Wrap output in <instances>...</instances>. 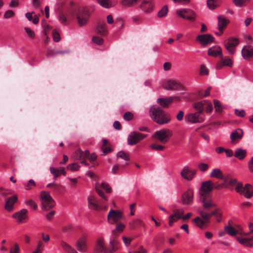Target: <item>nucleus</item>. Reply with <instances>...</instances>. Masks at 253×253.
Segmentation results:
<instances>
[{"label":"nucleus","instance_id":"nucleus-1","mask_svg":"<svg viewBox=\"0 0 253 253\" xmlns=\"http://www.w3.org/2000/svg\"><path fill=\"white\" fill-rule=\"evenodd\" d=\"M150 115L154 121L161 125L168 123L171 120L170 116L165 113L162 107L157 105L151 107Z\"/></svg>","mask_w":253,"mask_h":253},{"label":"nucleus","instance_id":"nucleus-2","mask_svg":"<svg viewBox=\"0 0 253 253\" xmlns=\"http://www.w3.org/2000/svg\"><path fill=\"white\" fill-rule=\"evenodd\" d=\"M92 10L86 7H81L77 6L72 8V15H76L79 25H85L88 21Z\"/></svg>","mask_w":253,"mask_h":253},{"label":"nucleus","instance_id":"nucleus-3","mask_svg":"<svg viewBox=\"0 0 253 253\" xmlns=\"http://www.w3.org/2000/svg\"><path fill=\"white\" fill-rule=\"evenodd\" d=\"M172 135L171 130L167 128H163L156 131L152 135V138L158 139L161 143L165 144Z\"/></svg>","mask_w":253,"mask_h":253},{"label":"nucleus","instance_id":"nucleus-4","mask_svg":"<svg viewBox=\"0 0 253 253\" xmlns=\"http://www.w3.org/2000/svg\"><path fill=\"white\" fill-rule=\"evenodd\" d=\"M40 197L43 210L48 211L54 207L55 202L49 192H43L41 193Z\"/></svg>","mask_w":253,"mask_h":253},{"label":"nucleus","instance_id":"nucleus-5","mask_svg":"<svg viewBox=\"0 0 253 253\" xmlns=\"http://www.w3.org/2000/svg\"><path fill=\"white\" fill-rule=\"evenodd\" d=\"M147 134H143L136 131L131 132L127 137V143L129 145H134L146 137Z\"/></svg>","mask_w":253,"mask_h":253},{"label":"nucleus","instance_id":"nucleus-6","mask_svg":"<svg viewBox=\"0 0 253 253\" xmlns=\"http://www.w3.org/2000/svg\"><path fill=\"white\" fill-rule=\"evenodd\" d=\"M176 13L177 15L189 21L194 20L196 18V13L190 9H180L177 10Z\"/></svg>","mask_w":253,"mask_h":253},{"label":"nucleus","instance_id":"nucleus-7","mask_svg":"<svg viewBox=\"0 0 253 253\" xmlns=\"http://www.w3.org/2000/svg\"><path fill=\"white\" fill-rule=\"evenodd\" d=\"M199 198L204 209L207 210L216 207V204L214 202L211 195H203V194L200 195Z\"/></svg>","mask_w":253,"mask_h":253},{"label":"nucleus","instance_id":"nucleus-8","mask_svg":"<svg viewBox=\"0 0 253 253\" xmlns=\"http://www.w3.org/2000/svg\"><path fill=\"white\" fill-rule=\"evenodd\" d=\"M95 189L98 194L104 200L107 201V198L104 195L102 190H105L107 192L110 193L111 189L108 184L105 182H103L101 184L97 182L95 184Z\"/></svg>","mask_w":253,"mask_h":253},{"label":"nucleus","instance_id":"nucleus-9","mask_svg":"<svg viewBox=\"0 0 253 253\" xmlns=\"http://www.w3.org/2000/svg\"><path fill=\"white\" fill-rule=\"evenodd\" d=\"M239 43L238 39L235 38H230L227 41L225 42L224 44L226 49L229 54L233 55L235 53V48Z\"/></svg>","mask_w":253,"mask_h":253},{"label":"nucleus","instance_id":"nucleus-10","mask_svg":"<svg viewBox=\"0 0 253 253\" xmlns=\"http://www.w3.org/2000/svg\"><path fill=\"white\" fill-rule=\"evenodd\" d=\"M122 217V213L121 211L118 210H110L107 218L108 221L111 223H117L119 221Z\"/></svg>","mask_w":253,"mask_h":253},{"label":"nucleus","instance_id":"nucleus-11","mask_svg":"<svg viewBox=\"0 0 253 253\" xmlns=\"http://www.w3.org/2000/svg\"><path fill=\"white\" fill-rule=\"evenodd\" d=\"M213 183L211 180L203 182L199 191V195H210L209 193L213 189Z\"/></svg>","mask_w":253,"mask_h":253},{"label":"nucleus","instance_id":"nucleus-12","mask_svg":"<svg viewBox=\"0 0 253 253\" xmlns=\"http://www.w3.org/2000/svg\"><path fill=\"white\" fill-rule=\"evenodd\" d=\"M201 114L197 112L189 113L186 116V119L188 122L192 124L202 123L204 119L201 116Z\"/></svg>","mask_w":253,"mask_h":253},{"label":"nucleus","instance_id":"nucleus-13","mask_svg":"<svg viewBox=\"0 0 253 253\" xmlns=\"http://www.w3.org/2000/svg\"><path fill=\"white\" fill-rule=\"evenodd\" d=\"M196 174V170H192L188 166H185L182 169L180 174L182 177L188 181L191 180Z\"/></svg>","mask_w":253,"mask_h":253},{"label":"nucleus","instance_id":"nucleus-14","mask_svg":"<svg viewBox=\"0 0 253 253\" xmlns=\"http://www.w3.org/2000/svg\"><path fill=\"white\" fill-rule=\"evenodd\" d=\"M77 250L81 253H85L87 250V239L85 236L79 238L76 245Z\"/></svg>","mask_w":253,"mask_h":253},{"label":"nucleus","instance_id":"nucleus-15","mask_svg":"<svg viewBox=\"0 0 253 253\" xmlns=\"http://www.w3.org/2000/svg\"><path fill=\"white\" fill-rule=\"evenodd\" d=\"M197 40L203 46H205L211 42H212L214 40V38L210 34H204L198 35L197 37Z\"/></svg>","mask_w":253,"mask_h":253},{"label":"nucleus","instance_id":"nucleus-16","mask_svg":"<svg viewBox=\"0 0 253 253\" xmlns=\"http://www.w3.org/2000/svg\"><path fill=\"white\" fill-rule=\"evenodd\" d=\"M237 228H239V230H236L233 227H232L231 225H228L227 226H226L224 227V230L226 232V233L231 236H235L237 233H239L241 235H248V233H244L242 231V228L240 226V225H237L236 226Z\"/></svg>","mask_w":253,"mask_h":253},{"label":"nucleus","instance_id":"nucleus-17","mask_svg":"<svg viewBox=\"0 0 253 253\" xmlns=\"http://www.w3.org/2000/svg\"><path fill=\"white\" fill-rule=\"evenodd\" d=\"M119 249V242L115 238H111L109 242V247L106 248L105 253H114Z\"/></svg>","mask_w":253,"mask_h":253},{"label":"nucleus","instance_id":"nucleus-18","mask_svg":"<svg viewBox=\"0 0 253 253\" xmlns=\"http://www.w3.org/2000/svg\"><path fill=\"white\" fill-rule=\"evenodd\" d=\"M18 198L16 195H13L9 197L5 201L4 205L5 209L9 211H11L13 209L14 204L17 202Z\"/></svg>","mask_w":253,"mask_h":253},{"label":"nucleus","instance_id":"nucleus-19","mask_svg":"<svg viewBox=\"0 0 253 253\" xmlns=\"http://www.w3.org/2000/svg\"><path fill=\"white\" fill-rule=\"evenodd\" d=\"M193 192L192 190L188 189L182 196V203L184 205H190L193 202Z\"/></svg>","mask_w":253,"mask_h":253},{"label":"nucleus","instance_id":"nucleus-20","mask_svg":"<svg viewBox=\"0 0 253 253\" xmlns=\"http://www.w3.org/2000/svg\"><path fill=\"white\" fill-rule=\"evenodd\" d=\"M27 212L28 211L26 209H23L20 211L14 213L12 215V217L15 218L17 222H22L28 217Z\"/></svg>","mask_w":253,"mask_h":253},{"label":"nucleus","instance_id":"nucleus-21","mask_svg":"<svg viewBox=\"0 0 253 253\" xmlns=\"http://www.w3.org/2000/svg\"><path fill=\"white\" fill-rule=\"evenodd\" d=\"M89 208L93 210L105 209V208H101L98 204L96 198L94 196H90L87 199Z\"/></svg>","mask_w":253,"mask_h":253},{"label":"nucleus","instance_id":"nucleus-22","mask_svg":"<svg viewBox=\"0 0 253 253\" xmlns=\"http://www.w3.org/2000/svg\"><path fill=\"white\" fill-rule=\"evenodd\" d=\"M242 54L244 59H249L253 56V46H245L242 50Z\"/></svg>","mask_w":253,"mask_h":253},{"label":"nucleus","instance_id":"nucleus-23","mask_svg":"<svg viewBox=\"0 0 253 253\" xmlns=\"http://www.w3.org/2000/svg\"><path fill=\"white\" fill-rule=\"evenodd\" d=\"M180 87V84L174 80H169L164 84V88L167 90H176Z\"/></svg>","mask_w":253,"mask_h":253},{"label":"nucleus","instance_id":"nucleus-24","mask_svg":"<svg viewBox=\"0 0 253 253\" xmlns=\"http://www.w3.org/2000/svg\"><path fill=\"white\" fill-rule=\"evenodd\" d=\"M98 2L102 7L106 8L113 7L115 6L117 2V0H97Z\"/></svg>","mask_w":253,"mask_h":253},{"label":"nucleus","instance_id":"nucleus-25","mask_svg":"<svg viewBox=\"0 0 253 253\" xmlns=\"http://www.w3.org/2000/svg\"><path fill=\"white\" fill-rule=\"evenodd\" d=\"M237 240L242 245L245 247L252 248L253 247V236L251 238H237Z\"/></svg>","mask_w":253,"mask_h":253},{"label":"nucleus","instance_id":"nucleus-26","mask_svg":"<svg viewBox=\"0 0 253 253\" xmlns=\"http://www.w3.org/2000/svg\"><path fill=\"white\" fill-rule=\"evenodd\" d=\"M154 4L151 1L143 0L141 4V7L145 13L150 12L153 8Z\"/></svg>","mask_w":253,"mask_h":253},{"label":"nucleus","instance_id":"nucleus-27","mask_svg":"<svg viewBox=\"0 0 253 253\" xmlns=\"http://www.w3.org/2000/svg\"><path fill=\"white\" fill-rule=\"evenodd\" d=\"M218 19V29L219 31L223 30L226 27L228 20L223 16L219 15L217 17Z\"/></svg>","mask_w":253,"mask_h":253},{"label":"nucleus","instance_id":"nucleus-28","mask_svg":"<svg viewBox=\"0 0 253 253\" xmlns=\"http://www.w3.org/2000/svg\"><path fill=\"white\" fill-rule=\"evenodd\" d=\"M243 135V132L242 129L238 128L233 131L230 134V139L232 142L235 140H239L242 138Z\"/></svg>","mask_w":253,"mask_h":253},{"label":"nucleus","instance_id":"nucleus-29","mask_svg":"<svg viewBox=\"0 0 253 253\" xmlns=\"http://www.w3.org/2000/svg\"><path fill=\"white\" fill-rule=\"evenodd\" d=\"M246 198L249 199L253 196V186L250 184H246L243 189V194Z\"/></svg>","mask_w":253,"mask_h":253},{"label":"nucleus","instance_id":"nucleus-30","mask_svg":"<svg viewBox=\"0 0 253 253\" xmlns=\"http://www.w3.org/2000/svg\"><path fill=\"white\" fill-rule=\"evenodd\" d=\"M106 247H105L104 239L99 237L97 239L96 244V250L98 252H103L105 253Z\"/></svg>","mask_w":253,"mask_h":253},{"label":"nucleus","instance_id":"nucleus-31","mask_svg":"<svg viewBox=\"0 0 253 253\" xmlns=\"http://www.w3.org/2000/svg\"><path fill=\"white\" fill-rule=\"evenodd\" d=\"M193 222L195 225L201 229H204L206 227V224L208 223L205 220H203L201 217L197 216L195 217Z\"/></svg>","mask_w":253,"mask_h":253},{"label":"nucleus","instance_id":"nucleus-32","mask_svg":"<svg viewBox=\"0 0 253 253\" xmlns=\"http://www.w3.org/2000/svg\"><path fill=\"white\" fill-rule=\"evenodd\" d=\"M60 245L66 253H78L75 249L64 241H62Z\"/></svg>","mask_w":253,"mask_h":253},{"label":"nucleus","instance_id":"nucleus-33","mask_svg":"<svg viewBox=\"0 0 253 253\" xmlns=\"http://www.w3.org/2000/svg\"><path fill=\"white\" fill-rule=\"evenodd\" d=\"M208 53L209 55L212 56H217L219 55L220 56H222L221 49L220 47H211L208 49Z\"/></svg>","mask_w":253,"mask_h":253},{"label":"nucleus","instance_id":"nucleus-34","mask_svg":"<svg viewBox=\"0 0 253 253\" xmlns=\"http://www.w3.org/2000/svg\"><path fill=\"white\" fill-rule=\"evenodd\" d=\"M207 101V100H204L203 101L195 102L193 103V107L198 110L197 112L201 114L203 111L204 107L205 106Z\"/></svg>","mask_w":253,"mask_h":253},{"label":"nucleus","instance_id":"nucleus-35","mask_svg":"<svg viewBox=\"0 0 253 253\" xmlns=\"http://www.w3.org/2000/svg\"><path fill=\"white\" fill-rule=\"evenodd\" d=\"M173 211L174 213L170 215V218H173L175 222L178 219H182V215L184 213V211L182 209L175 210Z\"/></svg>","mask_w":253,"mask_h":253},{"label":"nucleus","instance_id":"nucleus-36","mask_svg":"<svg viewBox=\"0 0 253 253\" xmlns=\"http://www.w3.org/2000/svg\"><path fill=\"white\" fill-rule=\"evenodd\" d=\"M173 100V97H170L168 98H158L157 102L159 103L161 106L166 107L172 102Z\"/></svg>","mask_w":253,"mask_h":253},{"label":"nucleus","instance_id":"nucleus-37","mask_svg":"<svg viewBox=\"0 0 253 253\" xmlns=\"http://www.w3.org/2000/svg\"><path fill=\"white\" fill-rule=\"evenodd\" d=\"M210 176L211 177L216 178L219 179H223L224 178L222 172L219 169H213L210 173Z\"/></svg>","mask_w":253,"mask_h":253},{"label":"nucleus","instance_id":"nucleus-38","mask_svg":"<svg viewBox=\"0 0 253 253\" xmlns=\"http://www.w3.org/2000/svg\"><path fill=\"white\" fill-rule=\"evenodd\" d=\"M50 171L55 178L58 177L61 174L65 175L66 173L63 169H55L53 167H50Z\"/></svg>","mask_w":253,"mask_h":253},{"label":"nucleus","instance_id":"nucleus-39","mask_svg":"<svg viewBox=\"0 0 253 253\" xmlns=\"http://www.w3.org/2000/svg\"><path fill=\"white\" fill-rule=\"evenodd\" d=\"M97 34L103 35L106 32V24L104 22H99L96 27Z\"/></svg>","mask_w":253,"mask_h":253},{"label":"nucleus","instance_id":"nucleus-40","mask_svg":"<svg viewBox=\"0 0 253 253\" xmlns=\"http://www.w3.org/2000/svg\"><path fill=\"white\" fill-rule=\"evenodd\" d=\"M247 152L245 150L241 148H238L236 150L234 156L239 160H243L246 157Z\"/></svg>","mask_w":253,"mask_h":253},{"label":"nucleus","instance_id":"nucleus-41","mask_svg":"<svg viewBox=\"0 0 253 253\" xmlns=\"http://www.w3.org/2000/svg\"><path fill=\"white\" fill-rule=\"evenodd\" d=\"M211 216H215V218L218 222H221L222 217V214L220 209H215L211 212Z\"/></svg>","mask_w":253,"mask_h":253},{"label":"nucleus","instance_id":"nucleus-42","mask_svg":"<svg viewBox=\"0 0 253 253\" xmlns=\"http://www.w3.org/2000/svg\"><path fill=\"white\" fill-rule=\"evenodd\" d=\"M117 156L118 158H121L126 161L125 164L123 165V167H124L125 166L128 164V162L129 161V155L128 153L123 151H121L118 152Z\"/></svg>","mask_w":253,"mask_h":253},{"label":"nucleus","instance_id":"nucleus-43","mask_svg":"<svg viewBox=\"0 0 253 253\" xmlns=\"http://www.w3.org/2000/svg\"><path fill=\"white\" fill-rule=\"evenodd\" d=\"M32 12H27L25 14L26 17L28 19L29 21H32L33 23L34 24H37L39 22V18L37 15H35L34 17H33Z\"/></svg>","mask_w":253,"mask_h":253},{"label":"nucleus","instance_id":"nucleus-44","mask_svg":"<svg viewBox=\"0 0 253 253\" xmlns=\"http://www.w3.org/2000/svg\"><path fill=\"white\" fill-rule=\"evenodd\" d=\"M138 1V0H121L120 3L124 6L130 7L136 4Z\"/></svg>","mask_w":253,"mask_h":253},{"label":"nucleus","instance_id":"nucleus-45","mask_svg":"<svg viewBox=\"0 0 253 253\" xmlns=\"http://www.w3.org/2000/svg\"><path fill=\"white\" fill-rule=\"evenodd\" d=\"M198 212L201 215V218L208 223L210 221L211 217V212L208 213L202 210H199Z\"/></svg>","mask_w":253,"mask_h":253},{"label":"nucleus","instance_id":"nucleus-46","mask_svg":"<svg viewBox=\"0 0 253 253\" xmlns=\"http://www.w3.org/2000/svg\"><path fill=\"white\" fill-rule=\"evenodd\" d=\"M219 0H207V5L210 9H214L218 4Z\"/></svg>","mask_w":253,"mask_h":253},{"label":"nucleus","instance_id":"nucleus-47","mask_svg":"<svg viewBox=\"0 0 253 253\" xmlns=\"http://www.w3.org/2000/svg\"><path fill=\"white\" fill-rule=\"evenodd\" d=\"M213 103L216 112H221L224 108L221 103L217 100L214 99Z\"/></svg>","mask_w":253,"mask_h":253},{"label":"nucleus","instance_id":"nucleus-48","mask_svg":"<svg viewBox=\"0 0 253 253\" xmlns=\"http://www.w3.org/2000/svg\"><path fill=\"white\" fill-rule=\"evenodd\" d=\"M25 205L29 208L33 210H36L37 209V205L35 202L32 200H27L25 201Z\"/></svg>","mask_w":253,"mask_h":253},{"label":"nucleus","instance_id":"nucleus-49","mask_svg":"<svg viewBox=\"0 0 253 253\" xmlns=\"http://www.w3.org/2000/svg\"><path fill=\"white\" fill-rule=\"evenodd\" d=\"M168 12V8L167 5H164L161 9L158 12V16L159 17H163L167 15Z\"/></svg>","mask_w":253,"mask_h":253},{"label":"nucleus","instance_id":"nucleus-50","mask_svg":"<svg viewBox=\"0 0 253 253\" xmlns=\"http://www.w3.org/2000/svg\"><path fill=\"white\" fill-rule=\"evenodd\" d=\"M152 149L156 151H163L164 149V146L157 143H152L150 145Z\"/></svg>","mask_w":253,"mask_h":253},{"label":"nucleus","instance_id":"nucleus-51","mask_svg":"<svg viewBox=\"0 0 253 253\" xmlns=\"http://www.w3.org/2000/svg\"><path fill=\"white\" fill-rule=\"evenodd\" d=\"M83 151L81 149H79L76 151L73 154V157L75 160H82L83 159Z\"/></svg>","mask_w":253,"mask_h":253},{"label":"nucleus","instance_id":"nucleus-52","mask_svg":"<svg viewBox=\"0 0 253 253\" xmlns=\"http://www.w3.org/2000/svg\"><path fill=\"white\" fill-rule=\"evenodd\" d=\"M80 167L79 164L77 163H73L71 165H69L67 167V169H69L72 171H75L78 170Z\"/></svg>","mask_w":253,"mask_h":253},{"label":"nucleus","instance_id":"nucleus-53","mask_svg":"<svg viewBox=\"0 0 253 253\" xmlns=\"http://www.w3.org/2000/svg\"><path fill=\"white\" fill-rule=\"evenodd\" d=\"M52 36L55 42H58L60 41L61 38L60 34L56 30H53L52 31Z\"/></svg>","mask_w":253,"mask_h":253},{"label":"nucleus","instance_id":"nucleus-54","mask_svg":"<svg viewBox=\"0 0 253 253\" xmlns=\"http://www.w3.org/2000/svg\"><path fill=\"white\" fill-rule=\"evenodd\" d=\"M205 105H206L205 110L207 113H209L212 111V105L211 103L208 100H207V101L206 102Z\"/></svg>","mask_w":253,"mask_h":253},{"label":"nucleus","instance_id":"nucleus-55","mask_svg":"<svg viewBox=\"0 0 253 253\" xmlns=\"http://www.w3.org/2000/svg\"><path fill=\"white\" fill-rule=\"evenodd\" d=\"M209 165L206 163H201L198 165V168L202 171H206L209 168Z\"/></svg>","mask_w":253,"mask_h":253},{"label":"nucleus","instance_id":"nucleus-56","mask_svg":"<svg viewBox=\"0 0 253 253\" xmlns=\"http://www.w3.org/2000/svg\"><path fill=\"white\" fill-rule=\"evenodd\" d=\"M10 253H20V248L17 243H15L14 247L10 249Z\"/></svg>","mask_w":253,"mask_h":253},{"label":"nucleus","instance_id":"nucleus-57","mask_svg":"<svg viewBox=\"0 0 253 253\" xmlns=\"http://www.w3.org/2000/svg\"><path fill=\"white\" fill-rule=\"evenodd\" d=\"M243 189L244 187L243 186V184L242 183H238L236 187H235V190L237 192L240 193L241 194H243Z\"/></svg>","mask_w":253,"mask_h":253},{"label":"nucleus","instance_id":"nucleus-58","mask_svg":"<svg viewBox=\"0 0 253 253\" xmlns=\"http://www.w3.org/2000/svg\"><path fill=\"white\" fill-rule=\"evenodd\" d=\"M92 41L98 45H101L103 43V39L101 38L98 37H93L92 38Z\"/></svg>","mask_w":253,"mask_h":253},{"label":"nucleus","instance_id":"nucleus-59","mask_svg":"<svg viewBox=\"0 0 253 253\" xmlns=\"http://www.w3.org/2000/svg\"><path fill=\"white\" fill-rule=\"evenodd\" d=\"M208 69L203 65H202L200 67V74L201 75H206L208 74Z\"/></svg>","mask_w":253,"mask_h":253},{"label":"nucleus","instance_id":"nucleus-60","mask_svg":"<svg viewBox=\"0 0 253 253\" xmlns=\"http://www.w3.org/2000/svg\"><path fill=\"white\" fill-rule=\"evenodd\" d=\"M14 13L11 10H8L6 11L4 14V18H9L13 16Z\"/></svg>","mask_w":253,"mask_h":253},{"label":"nucleus","instance_id":"nucleus-61","mask_svg":"<svg viewBox=\"0 0 253 253\" xmlns=\"http://www.w3.org/2000/svg\"><path fill=\"white\" fill-rule=\"evenodd\" d=\"M133 118V114L130 112H127L125 113L124 115V119L126 121H130Z\"/></svg>","mask_w":253,"mask_h":253},{"label":"nucleus","instance_id":"nucleus-62","mask_svg":"<svg viewBox=\"0 0 253 253\" xmlns=\"http://www.w3.org/2000/svg\"><path fill=\"white\" fill-rule=\"evenodd\" d=\"M59 20L62 24L65 25L67 19L65 15L63 14H60L59 16Z\"/></svg>","mask_w":253,"mask_h":253},{"label":"nucleus","instance_id":"nucleus-63","mask_svg":"<svg viewBox=\"0 0 253 253\" xmlns=\"http://www.w3.org/2000/svg\"><path fill=\"white\" fill-rule=\"evenodd\" d=\"M125 228V225L122 223H119L116 226V230L118 232H122Z\"/></svg>","mask_w":253,"mask_h":253},{"label":"nucleus","instance_id":"nucleus-64","mask_svg":"<svg viewBox=\"0 0 253 253\" xmlns=\"http://www.w3.org/2000/svg\"><path fill=\"white\" fill-rule=\"evenodd\" d=\"M248 167L249 171L253 173V156L249 160L248 163Z\"/></svg>","mask_w":253,"mask_h":253}]
</instances>
